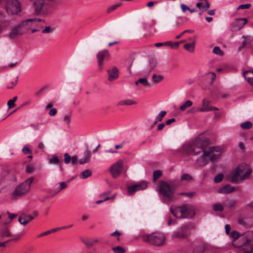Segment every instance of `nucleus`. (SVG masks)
Instances as JSON below:
<instances>
[{
	"mask_svg": "<svg viewBox=\"0 0 253 253\" xmlns=\"http://www.w3.org/2000/svg\"><path fill=\"white\" fill-rule=\"evenodd\" d=\"M205 140L197 138L193 141L183 144L182 149L186 153L193 155H197L203 152V155L196 160V164L199 166H203L209 162V152L205 150L207 146Z\"/></svg>",
	"mask_w": 253,
	"mask_h": 253,
	"instance_id": "obj_1",
	"label": "nucleus"
},
{
	"mask_svg": "<svg viewBox=\"0 0 253 253\" xmlns=\"http://www.w3.org/2000/svg\"><path fill=\"white\" fill-rule=\"evenodd\" d=\"M252 173L251 167L245 163L240 164L231 174V181L233 183H240L249 179Z\"/></svg>",
	"mask_w": 253,
	"mask_h": 253,
	"instance_id": "obj_2",
	"label": "nucleus"
},
{
	"mask_svg": "<svg viewBox=\"0 0 253 253\" xmlns=\"http://www.w3.org/2000/svg\"><path fill=\"white\" fill-rule=\"evenodd\" d=\"M52 0H30L34 9V13L37 16H46L51 12L50 2Z\"/></svg>",
	"mask_w": 253,
	"mask_h": 253,
	"instance_id": "obj_3",
	"label": "nucleus"
},
{
	"mask_svg": "<svg viewBox=\"0 0 253 253\" xmlns=\"http://www.w3.org/2000/svg\"><path fill=\"white\" fill-rule=\"evenodd\" d=\"M37 21H42V20L39 18H35L21 21L11 28L8 35L9 37L13 39L22 36L24 34L26 29H30L28 25V22Z\"/></svg>",
	"mask_w": 253,
	"mask_h": 253,
	"instance_id": "obj_4",
	"label": "nucleus"
},
{
	"mask_svg": "<svg viewBox=\"0 0 253 253\" xmlns=\"http://www.w3.org/2000/svg\"><path fill=\"white\" fill-rule=\"evenodd\" d=\"M33 181V178L29 177L17 186L11 194V199L15 200L27 194L30 191Z\"/></svg>",
	"mask_w": 253,
	"mask_h": 253,
	"instance_id": "obj_5",
	"label": "nucleus"
},
{
	"mask_svg": "<svg viewBox=\"0 0 253 253\" xmlns=\"http://www.w3.org/2000/svg\"><path fill=\"white\" fill-rule=\"evenodd\" d=\"M170 210L172 214L176 218H192L195 214L193 207L187 205H182L178 209H171Z\"/></svg>",
	"mask_w": 253,
	"mask_h": 253,
	"instance_id": "obj_6",
	"label": "nucleus"
},
{
	"mask_svg": "<svg viewBox=\"0 0 253 253\" xmlns=\"http://www.w3.org/2000/svg\"><path fill=\"white\" fill-rule=\"evenodd\" d=\"M242 245L237 253H252L253 252V232L247 233L241 239Z\"/></svg>",
	"mask_w": 253,
	"mask_h": 253,
	"instance_id": "obj_7",
	"label": "nucleus"
},
{
	"mask_svg": "<svg viewBox=\"0 0 253 253\" xmlns=\"http://www.w3.org/2000/svg\"><path fill=\"white\" fill-rule=\"evenodd\" d=\"M143 239L145 241L148 242L155 246H161L165 243L166 237L161 232H155L144 235Z\"/></svg>",
	"mask_w": 253,
	"mask_h": 253,
	"instance_id": "obj_8",
	"label": "nucleus"
},
{
	"mask_svg": "<svg viewBox=\"0 0 253 253\" xmlns=\"http://www.w3.org/2000/svg\"><path fill=\"white\" fill-rule=\"evenodd\" d=\"M158 192L160 195L163 196L165 200L167 202L170 201L174 196L173 190L171 189L170 185L164 181L160 182Z\"/></svg>",
	"mask_w": 253,
	"mask_h": 253,
	"instance_id": "obj_9",
	"label": "nucleus"
},
{
	"mask_svg": "<svg viewBox=\"0 0 253 253\" xmlns=\"http://www.w3.org/2000/svg\"><path fill=\"white\" fill-rule=\"evenodd\" d=\"M6 9L10 15H16L21 11L20 2L18 0H7Z\"/></svg>",
	"mask_w": 253,
	"mask_h": 253,
	"instance_id": "obj_10",
	"label": "nucleus"
},
{
	"mask_svg": "<svg viewBox=\"0 0 253 253\" xmlns=\"http://www.w3.org/2000/svg\"><path fill=\"white\" fill-rule=\"evenodd\" d=\"M207 151L209 152V157L212 163L215 162L223 152L222 148L219 146L211 147Z\"/></svg>",
	"mask_w": 253,
	"mask_h": 253,
	"instance_id": "obj_11",
	"label": "nucleus"
},
{
	"mask_svg": "<svg viewBox=\"0 0 253 253\" xmlns=\"http://www.w3.org/2000/svg\"><path fill=\"white\" fill-rule=\"evenodd\" d=\"M123 169V161L122 160H118L113 164L110 168V171L114 178L118 177Z\"/></svg>",
	"mask_w": 253,
	"mask_h": 253,
	"instance_id": "obj_12",
	"label": "nucleus"
},
{
	"mask_svg": "<svg viewBox=\"0 0 253 253\" xmlns=\"http://www.w3.org/2000/svg\"><path fill=\"white\" fill-rule=\"evenodd\" d=\"M148 187V183L146 181H140L131 186L127 187V192L130 195H133L135 192L143 190L146 189Z\"/></svg>",
	"mask_w": 253,
	"mask_h": 253,
	"instance_id": "obj_13",
	"label": "nucleus"
},
{
	"mask_svg": "<svg viewBox=\"0 0 253 253\" xmlns=\"http://www.w3.org/2000/svg\"><path fill=\"white\" fill-rule=\"evenodd\" d=\"M247 22L246 18L236 19L231 25V29L232 31H237L240 30Z\"/></svg>",
	"mask_w": 253,
	"mask_h": 253,
	"instance_id": "obj_14",
	"label": "nucleus"
},
{
	"mask_svg": "<svg viewBox=\"0 0 253 253\" xmlns=\"http://www.w3.org/2000/svg\"><path fill=\"white\" fill-rule=\"evenodd\" d=\"M96 56L98 66L101 67L104 63V61L109 57V52L107 50H102L97 53Z\"/></svg>",
	"mask_w": 253,
	"mask_h": 253,
	"instance_id": "obj_15",
	"label": "nucleus"
},
{
	"mask_svg": "<svg viewBox=\"0 0 253 253\" xmlns=\"http://www.w3.org/2000/svg\"><path fill=\"white\" fill-rule=\"evenodd\" d=\"M189 40L191 42L186 43L184 45V48L190 52H193L195 48L196 39L195 38H190Z\"/></svg>",
	"mask_w": 253,
	"mask_h": 253,
	"instance_id": "obj_16",
	"label": "nucleus"
},
{
	"mask_svg": "<svg viewBox=\"0 0 253 253\" xmlns=\"http://www.w3.org/2000/svg\"><path fill=\"white\" fill-rule=\"evenodd\" d=\"M235 190V188L229 185H226L218 189V192L220 194H228L233 192Z\"/></svg>",
	"mask_w": 253,
	"mask_h": 253,
	"instance_id": "obj_17",
	"label": "nucleus"
},
{
	"mask_svg": "<svg viewBox=\"0 0 253 253\" xmlns=\"http://www.w3.org/2000/svg\"><path fill=\"white\" fill-rule=\"evenodd\" d=\"M109 75L108 80L112 81L118 77V70L116 67H114L112 70L108 71Z\"/></svg>",
	"mask_w": 253,
	"mask_h": 253,
	"instance_id": "obj_18",
	"label": "nucleus"
},
{
	"mask_svg": "<svg viewBox=\"0 0 253 253\" xmlns=\"http://www.w3.org/2000/svg\"><path fill=\"white\" fill-rule=\"evenodd\" d=\"M34 218V216L32 215H23V216H19L18 221L21 224L26 225L29 222L32 221Z\"/></svg>",
	"mask_w": 253,
	"mask_h": 253,
	"instance_id": "obj_19",
	"label": "nucleus"
},
{
	"mask_svg": "<svg viewBox=\"0 0 253 253\" xmlns=\"http://www.w3.org/2000/svg\"><path fill=\"white\" fill-rule=\"evenodd\" d=\"M49 164L51 165H57L62 163L61 159H59L58 156L54 154L48 159Z\"/></svg>",
	"mask_w": 253,
	"mask_h": 253,
	"instance_id": "obj_20",
	"label": "nucleus"
},
{
	"mask_svg": "<svg viewBox=\"0 0 253 253\" xmlns=\"http://www.w3.org/2000/svg\"><path fill=\"white\" fill-rule=\"evenodd\" d=\"M210 104V101L207 99H204L202 102V108L199 109V111L201 112H208L210 111L211 109H210V107L209 104Z\"/></svg>",
	"mask_w": 253,
	"mask_h": 253,
	"instance_id": "obj_21",
	"label": "nucleus"
},
{
	"mask_svg": "<svg viewBox=\"0 0 253 253\" xmlns=\"http://www.w3.org/2000/svg\"><path fill=\"white\" fill-rule=\"evenodd\" d=\"M136 104V102L132 99H124L119 101L117 103V105L119 106H129L134 105Z\"/></svg>",
	"mask_w": 253,
	"mask_h": 253,
	"instance_id": "obj_22",
	"label": "nucleus"
},
{
	"mask_svg": "<svg viewBox=\"0 0 253 253\" xmlns=\"http://www.w3.org/2000/svg\"><path fill=\"white\" fill-rule=\"evenodd\" d=\"M243 75L245 79L251 84H253V71H247L245 72Z\"/></svg>",
	"mask_w": 253,
	"mask_h": 253,
	"instance_id": "obj_23",
	"label": "nucleus"
},
{
	"mask_svg": "<svg viewBox=\"0 0 253 253\" xmlns=\"http://www.w3.org/2000/svg\"><path fill=\"white\" fill-rule=\"evenodd\" d=\"M90 158V154L88 150H86L84 152V154L83 158L79 160V163L80 164H84L89 161Z\"/></svg>",
	"mask_w": 253,
	"mask_h": 253,
	"instance_id": "obj_24",
	"label": "nucleus"
},
{
	"mask_svg": "<svg viewBox=\"0 0 253 253\" xmlns=\"http://www.w3.org/2000/svg\"><path fill=\"white\" fill-rule=\"evenodd\" d=\"M11 235V233L6 228H2L0 229V238L1 239L10 237Z\"/></svg>",
	"mask_w": 253,
	"mask_h": 253,
	"instance_id": "obj_25",
	"label": "nucleus"
},
{
	"mask_svg": "<svg viewBox=\"0 0 253 253\" xmlns=\"http://www.w3.org/2000/svg\"><path fill=\"white\" fill-rule=\"evenodd\" d=\"M193 105V102L190 100H187L179 107L181 111H185L188 108L190 107Z\"/></svg>",
	"mask_w": 253,
	"mask_h": 253,
	"instance_id": "obj_26",
	"label": "nucleus"
},
{
	"mask_svg": "<svg viewBox=\"0 0 253 253\" xmlns=\"http://www.w3.org/2000/svg\"><path fill=\"white\" fill-rule=\"evenodd\" d=\"M167 112L165 111H161L155 117V121L153 123V125H156L158 122H161L163 118L166 115Z\"/></svg>",
	"mask_w": 253,
	"mask_h": 253,
	"instance_id": "obj_27",
	"label": "nucleus"
},
{
	"mask_svg": "<svg viewBox=\"0 0 253 253\" xmlns=\"http://www.w3.org/2000/svg\"><path fill=\"white\" fill-rule=\"evenodd\" d=\"M39 22L38 21H33V22H28V25L30 29H26V30H31L32 33H35L36 32H38L40 31V28L39 27L37 26L35 24V23Z\"/></svg>",
	"mask_w": 253,
	"mask_h": 253,
	"instance_id": "obj_28",
	"label": "nucleus"
},
{
	"mask_svg": "<svg viewBox=\"0 0 253 253\" xmlns=\"http://www.w3.org/2000/svg\"><path fill=\"white\" fill-rule=\"evenodd\" d=\"M92 172L89 169H85L79 175L81 179H86L91 175Z\"/></svg>",
	"mask_w": 253,
	"mask_h": 253,
	"instance_id": "obj_29",
	"label": "nucleus"
},
{
	"mask_svg": "<svg viewBox=\"0 0 253 253\" xmlns=\"http://www.w3.org/2000/svg\"><path fill=\"white\" fill-rule=\"evenodd\" d=\"M110 191H108L107 192H105L100 194L99 195V197L101 198L102 199L107 198V200H108L110 199H114L116 197V195H114L113 196H110Z\"/></svg>",
	"mask_w": 253,
	"mask_h": 253,
	"instance_id": "obj_30",
	"label": "nucleus"
},
{
	"mask_svg": "<svg viewBox=\"0 0 253 253\" xmlns=\"http://www.w3.org/2000/svg\"><path fill=\"white\" fill-rule=\"evenodd\" d=\"M152 81L154 83L158 84L163 80L164 77L161 75H156L154 74L152 75Z\"/></svg>",
	"mask_w": 253,
	"mask_h": 253,
	"instance_id": "obj_31",
	"label": "nucleus"
},
{
	"mask_svg": "<svg viewBox=\"0 0 253 253\" xmlns=\"http://www.w3.org/2000/svg\"><path fill=\"white\" fill-rule=\"evenodd\" d=\"M173 236L174 237L178 238H183L186 236L185 233H183L180 230H178L174 232L173 234Z\"/></svg>",
	"mask_w": 253,
	"mask_h": 253,
	"instance_id": "obj_32",
	"label": "nucleus"
},
{
	"mask_svg": "<svg viewBox=\"0 0 253 253\" xmlns=\"http://www.w3.org/2000/svg\"><path fill=\"white\" fill-rule=\"evenodd\" d=\"M212 52L218 56H222L223 55V52L218 46H215L212 50Z\"/></svg>",
	"mask_w": 253,
	"mask_h": 253,
	"instance_id": "obj_33",
	"label": "nucleus"
},
{
	"mask_svg": "<svg viewBox=\"0 0 253 253\" xmlns=\"http://www.w3.org/2000/svg\"><path fill=\"white\" fill-rule=\"evenodd\" d=\"M212 208L215 211H222L223 210V206L220 203H215L212 205Z\"/></svg>",
	"mask_w": 253,
	"mask_h": 253,
	"instance_id": "obj_34",
	"label": "nucleus"
},
{
	"mask_svg": "<svg viewBox=\"0 0 253 253\" xmlns=\"http://www.w3.org/2000/svg\"><path fill=\"white\" fill-rule=\"evenodd\" d=\"M180 179L181 181H188L192 180V177L191 175L187 173H184L181 176Z\"/></svg>",
	"mask_w": 253,
	"mask_h": 253,
	"instance_id": "obj_35",
	"label": "nucleus"
},
{
	"mask_svg": "<svg viewBox=\"0 0 253 253\" xmlns=\"http://www.w3.org/2000/svg\"><path fill=\"white\" fill-rule=\"evenodd\" d=\"M17 99V97L15 96L13 99L8 100L7 102V106L9 109L12 108L14 106Z\"/></svg>",
	"mask_w": 253,
	"mask_h": 253,
	"instance_id": "obj_36",
	"label": "nucleus"
},
{
	"mask_svg": "<svg viewBox=\"0 0 253 253\" xmlns=\"http://www.w3.org/2000/svg\"><path fill=\"white\" fill-rule=\"evenodd\" d=\"M157 65V61L155 59H151L149 60V71H150L151 70H153L156 66Z\"/></svg>",
	"mask_w": 253,
	"mask_h": 253,
	"instance_id": "obj_37",
	"label": "nucleus"
},
{
	"mask_svg": "<svg viewBox=\"0 0 253 253\" xmlns=\"http://www.w3.org/2000/svg\"><path fill=\"white\" fill-rule=\"evenodd\" d=\"M120 5H121L120 3H116V4H113L112 5H111L107 8V13L112 12L113 11L115 10L117 8H118L119 6H120Z\"/></svg>",
	"mask_w": 253,
	"mask_h": 253,
	"instance_id": "obj_38",
	"label": "nucleus"
},
{
	"mask_svg": "<svg viewBox=\"0 0 253 253\" xmlns=\"http://www.w3.org/2000/svg\"><path fill=\"white\" fill-rule=\"evenodd\" d=\"M7 171L5 169H0V182L3 180L7 175Z\"/></svg>",
	"mask_w": 253,
	"mask_h": 253,
	"instance_id": "obj_39",
	"label": "nucleus"
},
{
	"mask_svg": "<svg viewBox=\"0 0 253 253\" xmlns=\"http://www.w3.org/2000/svg\"><path fill=\"white\" fill-rule=\"evenodd\" d=\"M180 42H175L172 43L171 42L168 41L165 42V46H169L171 48H178L179 46Z\"/></svg>",
	"mask_w": 253,
	"mask_h": 253,
	"instance_id": "obj_40",
	"label": "nucleus"
},
{
	"mask_svg": "<svg viewBox=\"0 0 253 253\" xmlns=\"http://www.w3.org/2000/svg\"><path fill=\"white\" fill-rule=\"evenodd\" d=\"M252 123L249 121H247L242 123L240 125L241 127L243 129H249L252 127Z\"/></svg>",
	"mask_w": 253,
	"mask_h": 253,
	"instance_id": "obj_41",
	"label": "nucleus"
},
{
	"mask_svg": "<svg viewBox=\"0 0 253 253\" xmlns=\"http://www.w3.org/2000/svg\"><path fill=\"white\" fill-rule=\"evenodd\" d=\"M113 250L115 253H124L125 252V249L120 246L113 248Z\"/></svg>",
	"mask_w": 253,
	"mask_h": 253,
	"instance_id": "obj_42",
	"label": "nucleus"
},
{
	"mask_svg": "<svg viewBox=\"0 0 253 253\" xmlns=\"http://www.w3.org/2000/svg\"><path fill=\"white\" fill-rule=\"evenodd\" d=\"M42 125L41 123H38L36 124H33L30 125L31 127L33 128V130L35 131L39 130L40 129V126Z\"/></svg>",
	"mask_w": 253,
	"mask_h": 253,
	"instance_id": "obj_43",
	"label": "nucleus"
},
{
	"mask_svg": "<svg viewBox=\"0 0 253 253\" xmlns=\"http://www.w3.org/2000/svg\"><path fill=\"white\" fill-rule=\"evenodd\" d=\"M223 178V175L222 174H218L215 176L214 181L215 183H219L222 180Z\"/></svg>",
	"mask_w": 253,
	"mask_h": 253,
	"instance_id": "obj_44",
	"label": "nucleus"
},
{
	"mask_svg": "<svg viewBox=\"0 0 253 253\" xmlns=\"http://www.w3.org/2000/svg\"><path fill=\"white\" fill-rule=\"evenodd\" d=\"M162 173L161 170H156L153 173V179L154 180H156L158 178H159L162 175Z\"/></svg>",
	"mask_w": 253,
	"mask_h": 253,
	"instance_id": "obj_45",
	"label": "nucleus"
},
{
	"mask_svg": "<svg viewBox=\"0 0 253 253\" xmlns=\"http://www.w3.org/2000/svg\"><path fill=\"white\" fill-rule=\"evenodd\" d=\"M64 161H65V164H68L70 163L71 162V158L70 157V156L69 155L68 153H65L64 155Z\"/></svg>",
	"mask_w": 253,
	"mask_h": 253,
	"instance_id": "obj_46",
	"label": "nucleus"
},
{
	"mask_svg": "<svg viewBox=\"0 0 253 253\" xmlns=\"http://www.w3.org/2000/svg\"><path fill=\"white\" fill-rule=\"evenodd\" d=\"M53 30V28H51L50 26H47L43 30H42V34L49 33L52 32Z\"/></svg>",
	"mask_w": 253,
	"mask_h": 253,
	"instance_id": "obj_47",
	"label": "nucleus"
},
{
	"mask_svg": "<svg viewBox=\"0 0 253 253\" xmlns=\"http://www.w3.org/2000/svg\"><path fill=\"white\" fill-rule=\"evenodd\" d=\"M138 82L142 84L144 86H147L148 85V82L146 78H141L138 80Z\"/></svg>",
	"mask_w": 253,
	"mask_h": 253,
	"instance_id": "obj_48",
	"label": "nucleus"
},
{
	"mask_svg": "<svg viewBox=\"0 0 253 253\" xmlns=\"http://www.w3.org/2000/svg\"><path fill=\"white\" fill-rule=\"evenodd\" d=\"M22 152L25 154H32V151L30 150V148H29L28 147H27L26 146H24L22 148Z\"/></svg>",
	"mask_w": 253,
	"mask_h": 253,
	"instance_id": "obj_49",
	"label": "nucleus"
},
{
	"mask_svg": "<svg viewBox=\"0 0 253 253\" xmlns=\"http://www.w3.org/2000/svg\"><path fill=\"white\" fill-rule=\"evenodd\" d=\"M193 32H194L193 30H185L183 32H182L180 35H177V36H176L175 38L176 39H178L181 37H182L183 35H184L185 33H193Z\"/></svg>",
	"mask_w": 253,
	"mask_h": 253,
	"instance_id": "obj_50",
	"label": "nucleus"
},
{
	"mask_svg": "<svg viewBox=\"0 0 253 253\" xmlns=\"http://www.w3.org/2000/svg\"><path fill=\"white\" fill-rule=\"evenodd\" d=\"M71 116L70 115H66L64 116L63 120L64 122L68 125L70 124Z\"/></svg>",
	"mask_w": 253,
	"mask_h": 253,
	"instance_id": "obj_51",
	"label": "nucleus"
},
{
	"mask_svg": "<svg viewBox=\"0 0 253 253\" xmlns=\"http://www.w3.org/2000/svg\"><path fill=\"white\" fill-rule=\"evenodd\" d=\"M250 7H251V4L249 3H247V4H241V5H239L237 8L238 9H248Z\"/></svg>",
	"mask_w": 253,
	"mask_h": 253,
	"instance_id": "obj_52",
	"label": "nucleus"
},
{
	"mask_svg": "<svg viewBox=\"0 0 253 253\" xmlns=\"http://www.w3.org/2000/svg\"><path fill=\"white\" fill-rule=\"evenodd\" d=\"M240 236V234L236 231L232 232L231 233V237H232L233 241L235 240L236 239L239 237Z\"/></svg>",
	"mask_w": 253,
	"mask_h": 253,
	"instance_id": "obj_53",
	"label": "nucleus"
},
{
	"mask_svg": "<svg viewBox=\"0 0 253 253\" xmlns=\"http://www.w3.org/2000/svg\"><path fill=\"white\" fill-rule=\"evenodd\" d=\"M121 235V233L117 230H116L115 232L111 234V236L116 237L118 239Z\"/></svg>",
	"mask_w": 253,
	"mask_h": 253,
	"instance_id": "obj_54",
	"label": "nucleus"
},
{
	"mask_svg": "<svg viewBox=\"0 0 253 253\" xmlns=\"http://www.w3.org/2000/svg\"><path fill=\"white\" fill-rule=\"evenodd\" d=\"M180 6H181L182 11L183 13H185L186 10H189V7L183 3L181 4Z\"/></svg>",
	"mask_w": 253,
	"mask_h": 253,
	"instance_id": "obj_55",
	"label": "nucleus"
},
{
	"mask_svg": "<svg viewBox=\"0 0 253 253\" xmlns=\"http://www.w3.org/2000/svg\"><path fill=\"white\" fill-rule=\"evenodd\" d=\"M178 195H185V196H188L189 197H192L194 196V192H190V193L182 192V193H179Z\"/></svg>",
	"mask_w": 253,
	"mask_h": 253,
	"instance_id": "obj_56",
	"label": "nucleus"
},
{
	"mask_svg": "<svg viewBox=\"0 0 253 253\" xmlns=\"http://www.w3.org/2000/svg\"><path fill=\"white\" fill-rule=\"evenodd\" d=\"M60 187L58 190V191H61L62 189L65 188L67 187V185L65 182H61L59 183Z\"/></svg>",
	"mask_w": 253,
	"mask_h": 253,
	"instance_id": "obj_57",
	"label": "nucleus"
},
{
	"mask_svg": "<svg viewBox=\"0 0 253 253\" xmlns=\"http://www.w3.org/2000/svg\"><path fill=\"white\" fill-rule=\"evenodd\" d=\"M56 109L55 108H52L51 109L50 111H49V115L51 116H53L54 115H56Z\"/></svg>",
	"mask_w": 253,
	"mask_h": 253,
	"instance_id": "obj_58",
	"label": "nucleus"
},
{
	"mask_svg": "<svg viewBox=\"0 0 253 253\" xmlns=\"http://www.w3.org/2000/svg\"><path fill=\"white\" fill-rule=\"evenodd\" d=\"M158 2H159L158 1H149V2H148L147 6L149 7H151L154 5V4L155 3L157 4V3H158Z\"/></svg>",
	"mask_w": 253,
	"mask_h": 253,
	"instance_id": "obj_59",
	"label": "nucleus"
},
{
	"mask_svg": "<svg viewBox=\"0 0 253 253\" xmlns=\"http://www.w3.org/2000/svg\"><path fill=\"white\" fill-rule=\"evenodd\" d=\"M209 74L211 75V82H213L216 78V75L214 72H210Z\"/></svg>",
	"mask_w": 253,
	"mask_h": 253,
	"instance_id": "obj_60",
	"label": "nucleus"
},
{
	"mask_svg": "<svg viewBox=\"0 0 253 253\" xmlns=\"http://www.w3.org/2000/svg\"><path fill=\"white\" fill-rule=\"evenodd\" d=\"M34 170V168L30 166H27L26 167V171L27 172H31Z\"/></svg>",
	"mask_w": 253,
	"mask_h": 253,
	"instance_id": "obj_61",
	"label": "nucleus"
},
{
	"mask_svg": "<svg viewBox=\"0 0 253 253\" xmlns=\"http://www.w3.org/2000/svg\"><path fill=\"white\" fill-rule=\"evenodd\" d=\"M235 205V202L234 201H230L228 203V206L229 208L234 207Z\"/></svg>",
	"mask_w": 253,
	"mask_h": 253,
	"instance_id": "obj_62",
	"label": "nucleus"
},
{
	"mask_svg": "<svg viewBox=\"0 0 253 253\" xmlns=\"http://www.w3.org/2000/svg\"><path fill=\"white\" fill-rule=\"evenodd\" d=\"M174 121H175V119L171 118L170 119H169V120H167L165 124H166V125H170L171 123L174 122Z\"/></svg>",
	"mask_w": 253,
	"mask_h": 253,
	"instance_id": "obj_63",
	"label": "nucleus"
},
{
	"mask_svg": "<svg viewBox=\"0 0 253 253\" xmlns=\"http://www.w3.org/2000/svg\"><path fill=\"white\" fill-rule=\"evenodd\" d=\"M225 229L226 233L228 234L230 232V225L229 224H226L225 226Z\"/></svg>",
	"mask_w": 253,
	"mask_h": 253,
	"instance_id": "obj_64",
	"label": "nucleus"
}]
</instances>
